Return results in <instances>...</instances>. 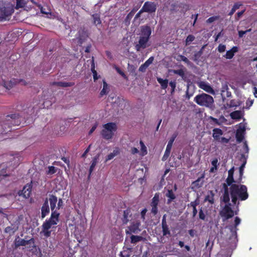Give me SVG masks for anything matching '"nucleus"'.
<instances>
[{
    "label": "nucleus",
    "instance_id": "f257e3e1",
    "mask_svg": "<svg viewBox=\"0 0 257 257\" xmlns=\"http://www.w3.org/2000/svg\"><path fill=\"white\" fill-rule=\"evenodd\" d=\"M229 192L231 201L233 205L237 203V200L244 201L248 198L247 188L244 185L234 184L229 187Z\"/></svg>",
    "mask_w": 257,
    "mask_h": 257
},
{
    "label": "nucleus",
    "instance_id": "f03ea898",
    "mask_svg": "<svg viewBox=\"0 0 257 257\" xmlns=\"http://www.w3.org/2000/svg\"><path fill=\"white\" fill-rule=\"evenodd\" d=\"M152 34L151 27L148 25H144L141 28L140 36L138 43L135 45L137 51L139 52L141 49H144L148 46L147 43L149 41Z\"/></svg>",
    "mask_w": 257,
    "mask_h": 257
},
{
    "label": "nucleus",
    "instance_id": "7ed1b4c3",
    "mask_svg": "<svg viewBox=\"0 0 257 257\" xmlns=\"http://www.w3.org/2000/svg\"><path fill=\"white\" fill-rule=\"evenodd\" d=\"M194 101L199 105L210 109L214 107V99L212 96L205 93L197 95Z\"/></svg>",
    "mask_w": 257,
    "mask_h": 257
},
{
    "label": "nucleus",
    "instance_id": "20e7f679",
    "mask_svg": "<svg viewBox=\"0 0 257 257\" xmlns=\"http://www.w3.org/2000/svg\"><path fill=\"white\" fill-rule=\"evenodd\" d=\"M19 115L18 114H12L8 115L7 117L8 118L10 117L12 119L10 120L8 119L6 121L0 123V135L5 134L8 132H10V128L12 127V125L16 124V122L17 124L19 125L20 121L16 120L17 118H18Z\"/></svg>",
    "mask_w": 257,
    "mask_h": 257
},
{
    "label": "nucleus",
    "instance_id": "39448f33",
    "mask_svg": "<svg viewBox=\"0 0 257 257\" xmlns=\"http://www.w3.org/2000/svg\"><path fill=\"white\" fill-rule=\"evenodd\" d=\"M103 128L101 135L104 139L109 140L112 138L114 133L117 130V125L114 122H108L103 125Z\"/></svg>",
    "mask_w": 257,
    "mask_h": 257
},
{
    "label": "nucleus",
    "instance_id": "423d86ee",
    "mask_svg": "<svg viewBox=\"0 0 257 257\" xmlns=\"http://www.w3.org/2000/svg\"><path fill=\"white\" fill-rule=\"evenodd\" d=\"M225 203V205L219 212V214L223 218V221L228 220L232 218L234 214H237V212L234 213V211L231 208V204L230 201Z\"/></svg>",
    "mask_w": 257,
    "mask_h": 257
},
{
    "label": "nucleus",
    "instance_id": "0eeeda50",
    "mask_svg": "<svg viewBox=\"0 0 257 257\" xmlns=\"http://www.w3.org/2000/svg\"><path fill=\"white\" fill-rule=\"evenodd\" d=\"M240 219L238 217L236 216L234 219V225H231L227 227L231 232L229 238L230 239H233L235 243L237 241V231L238 228H237V226L240 224Z\"/></svg>",
    "mask_w": 257,
    "mask_h": 257
},
{
    "label": "nucleus",
    "instance_id": "6e6552de",
    "mask_svg": "<svg viewBox=\"0 0 257 257\" xmlns=\"http://www.w3.org/2000/svg\"><path fill=\"white\" fill-rule=\"evenodd\" d=\"M140 226L141 222L140 220H137L132 222L131 225L128 226L127 228L125 230L126 234H131L132 233H138L141 230L140 228Z\"/></svg>",
    "mask_w": 257,
    "mask_h": 257
},
{
    "label": "nucleus",
    "instance_id": "1a4fd4ad",
    "mask_svg": "<svg viewBox=\"0 0 257 257\" xmlns=\"http://www.w3.org/2000/svg\"><path fill=\"white\" fill-rule=\"evenodd\" d=\"M35 242L34 239L33 238H31L29 240H25L24 239H22L20 238L19 236L16 237L14 241V249H17L21 246H26L29 244L33 243L34 244Z\"/></svg>",
    "mask_w": 257,
    "mask_h": 257
},
{
    "label": "nucleus",
    "instance_id": "9d476101",
    "mask_svg": "<svg viewBox=\"0 0 257 257\" xmlns=\"http://www.w3.org/2000/svg\"><path fill=\"white\" fill-rule=\"evenodd\" d=\"M233 184H231V185H228V183H223L222 184V189L223 190V193L222 196L220 198V200L222 202L224 203H227L230 201V192H229V188L228 186L230 187L231 185H232Z\"/></svg>",
    "mask_w": 257,
    "mask_h": 257
},
{
    "label": "nucleus",
    "instance_id": "9b49d317",
    "mask_svg": "<svg viewBox=\"0 0 257 257\" xmlns=\"http://www.w3.org/2000/svg\"><path fill=\"white\" fill-rule=\"evenodd\" d=\"M13 12L10 8L0 6V21L9 20Z\"/></svg>",
    "mask_w": 257,
    "mask_h": 257
},
{
    "label": "nucleus",
    "instance_id": "f8f14e48",
    "mask_svg": "<svg viewBox=\"0 0 257 257\" xmlns=\"http://www.w3.org/2000/svg\"><path fill=\"white\" fill-rule=\"evenodd\" d=\"M32 189V185L31 184H27L23 188V190L19 191L18 194L19 196L23 197L24 198H29L31 194Z\"/></svg>",
    "mask_w": 257,
    "mask_h": 257
},
{
    "label": "nucleus",
    "instance_id": "ddd939ff",
    "mask_svg": "<svg viewBox=\"0 0 257 257\" xmlns=\"http://www.w3.org/2000/svg\"><path fill=\"white\" fill-rule=\"evenodd\" d=\"M142 9L144 12L153 13L157 10V5L154 2L147 1L145 3Z\"/></svg>",
    "mask_w": 257,
    "mask_h": 257
},
{
    "label": "nucleus",
    "instance_id": "4468645a",
    "mask_svg": "<svg viewBox=\"0 0 257 257\" xmlns=\"http://www.w3.org/2000/svg\"><path fill=\"white\" fill-rule=\"evenodd\" d=\"M22 82L24 85H27V83L23 80H20L18 81L16 79L13 78L9 81L3 80L2 85L8 90L11 89L17 83Z\"/></svg>",
    "mask_w": 257,
    "mask_h": 257
},
{
    "label": "nucleus",
    "instance_id": "2eb2a0df",
    "mask_svg": "<svg viewBox=\"0 0 257 257\" xmlns=\"http://www.w3.org/2000/svg\"><path fill=\"white\" fill-rule=\"evenodd\" d=\"M240 161H242V163L239 168V176L238 179H236V182L238 184H240L242 182V176L243 174L244 169L246 163V158L244 154H241L240 157Z\"/></svg>",
    "mask_w": 257,
    "mask_h": 257
},
{
    "label": "nucleus",
    "instance_id": "dca6fc26",
    "mask_svg": "<svg viewBox=\"0 0 257 257\" xmlns=\"http://www.w3.org/2000/svg\"><path fill=\"white\" fill-rule=\"evenodd\" d=\"M205 177L204 174H202L201 176L199 177L196 180L193 181L191 183L192 189L195 190L201 187L204 183L203 179Z\"/></svg>",
    "mask_w": 257,
    "mask_h": 257
},
{
    "label": "nucleus",
    "instance_id": "f3484780",
    "mask_svg": "<svg viewBox=\"0 0 257 257\" xmlns=\"http://www.w3.org/2000/svg\"><path fill=\"white\" fill-rule=\"evenodd\" d=\"M198 86L209 93L214 94V90L212 87L210 86V85L206 82L200 81L198 83Z\"/></svg>",
    "mask_w": 257,
    "mask_h": 257
},
{
    "label": "nucleus",
    "instance_id": "a211bd4d",
    "mask_svg": "<svg viewBox=\"0 0 257 257\" xmlns=\"http://www.w3.org/2000/svg\"><path fill=\"white\" fill-rule=\"evenodd\" d=\"M245 131V128L244 126L241 127L240 126L239 128L237 130L235 137L236 138V141L238 143H241L242 142L244 139V135Z\"/></svg>",
    "mask_w": 257,
    "mask_h": 257
},
{
    "label": "nucleus",
    "instance_id": "6ab92c4d",
    "mask_svg": "<svg viewBox=\"0 0 257 257\" xmlns=\"http://www.w3.org/2000/svg\"><path fill=\"white\" fill-rule=\"evenodd\" d=\"M50 212V208L48 204V199L46 198L41 208V217L44 218Z\"/></svg>",
    "mask_w": 257,
    "mask_h": 257
},
{
    "label": "nucleus",
    "instance_id": "aec40b11",
    "mask_svg": "<svg viewBox=\"0 0 257 257\" xmlns=\"http://www.w3.org/2000/svg\"><path fill=\"white\" fill-rule=\"evenodd\" d=\"M19 228L17 224H11L10 226H7L5 228L4 232L10 235L14 234Z\"/></svg>",
    "mask_w": 257,
    "mask_h": 257
},
{
    "label": "nucleus",
    "instance_id": "412c9836",
    "mask_svg": "<svg viewBox=\"0 0 257 257\" xmlns=\"http://www.w3.org/2000/svg\"><path fill=\"white\" fill-rule=\"evenodd\" d=\"M233 173H234V167L231 168L228 172V177L225 180L226 183H228V185H231V184H236L237 183L236 180H234L233 178Z\"/></svg>",
    "mask_w": 257,
    "mask_h": 257
},
{
    "label": "nucleus",
    "instance_id": "4be33fe9",
    "mask_svg": "<svg viewBox=\"0 0 257 257\" xmlns=\"http://www.w3.org/2000/svg\"><path fill=\"white\" fill-rule=\"evenodd\" d=\"M212 137L216 141H220L221 136L223 135V131L219 128H215L212 131Z\"/></svg>",
    "mask_w": 257,
    "mask_h": 257
},
{
    "label": "nucleus",
    "instance_id": "5701e85b",
    "mask_svg": "<svg viewBox=\"0 0 257 257\" xmlns=\"http://www.w3.org/2000/svg\"><path fill=\"white\" fill-rule=\"evenodd\" d=\"M132 213L131 209L127 208L123 211L122 221L123 224H126L129 221V217H131Z\"/></svg>",
    "mask_w": 257,
    "mask_h": 257
},
{
    "label": "nucleus",
    "instance_id": "b1692460",
    "mask_svg": "<svg viewBox=\"0 0 257 257\" xmlns=\"http://www.w3.org/2000/svg\"><path fill=\"white\" fill-rule=\"evenodd\" d=\"M238 51V48L236 46H233L230 50L227 51L226 54L224 56L227 59H232L234 56V54Z\"/></svg>",
    "mask_w": 257,
    "mask_h": 257
},
{
    "label": "nucleus",
    "instance_id": "393cba45",
    "mask_svg": "<svg viewBox=\"0 0 257 257\" xmlns=\"http://www.w3.org/2000/svg\"><path fill=\"white\" fill-rule=\"evenodd\" d=\"M53 85H56L57 86H60L62 87H71L75 85V83L73 82H53L52 83Z\"/></svg>",
    "mask_w": 257,
    "mask_h": 257
},
{
    "label": "nucleus",
    "instance_id": "a878e982",
    "mask_svg": "<svg viewBox=\"0 0 257 257\" xmlns=\"http://www.w3.org/2000/svg\"><path fill=\"white\" fill-rule=\"evenodd\" d=\"M49 200L50 203V207L52 211H53L55 207L57 202V197L54 195H49Z\"/></svg>",
    "mask_w": 257,
    "mask_h": 257
},
{
    "label": "nucleus",
    "instance_id": "bb28decb",
    "mask_svg": "<svg viewBox=\"0 0 257 257\" xmlns=\"http://www.w3.org/2000/svg\"><path fill=\"white\" fill-rule=\"evenodd\" d=\"M109 87L108 85L104 79L103 80V88L99 93V97H101L104 95H106L108 93Z\"/></svg>",
    "mask_w": 257,
    "mask_h": 257
},
{
    "label": "nucleus",
    "instance_id": "cd10ccee",
    "mask_svg": "<svg viewBox=\"0 0 257 257\" xmlns=\"http://www.w3.org/2000/svg\"><path fill=\"white\" fill-rule=\"evenodd\" d=\"M230 116L233 119L239 120L242 117V113L240 110H235L231 112Z\"/></svg>",
    "mask_w": 257,
    "mask_h": 257
},
{
    "label": "nucleus",
    "instance_id": "c85d7f7f",
    "mask_svg": "<svg viewBox=\"0 0 257 257\" xmlns=\"http://www.w3.org/2000/svg\"><path fill=\"white\" fill-rule=\"evenodd\" d=\"M166 196L168 198L167 200L168 204L170 203L173 200L176 198V196L172 190H168L167 193L166 194Z\"/></svg>",
    "mask_w": 257,
    "mask_h": 257
},
{
    "label": "nucleus",
    "instance_id": "c756f323",
    "mask_svg": "<svg viewBox=\"0 0 257 257\" xmlns=\"http://www.w3.org/2000/svg\"><path fill=\"white\" fill-rule=\"evenodd\" d=\"M157 81L160 84L162 89H166L168 85V80L167 79H163L160 77L157 78Z\"/></svg>",
    "mask_w": 257,
    "mask_h": 257
},
{
    "label": "nucleus",
    "instance_id": "7c9ffc66",
    "mask_svg": "<svg viewBox=\"0 0 257 257\" xmlns=\"http://www.w3.org/2000/svg\"><path fill=\"white\" fill-rule=\"evenodd\" d=\"M119 154V150L118 148H115L112 153L108 154L105 158V162L112 159L115 156Z\"/></svg>",
    "mask_w": 257,
    "mask_h": 257
},
{
    "label": "nucleus",
    "instance_id": "2f4dec72",
    "mask_svg": "<svg viewBox=\"0 0 257 257\" xmlns=\"http://www.w3.org/2000/svg\"><path fill=\"white\" fill-rule=\"evenodd\" d=\"M214 194L212 191H210L209 194L206 196L205 201H208L210 204H212L214 202Z\"/></svg>",
    "mask_w": 257,
    "mask_h": 257
},
{
    "label": "nucleus",
    "instance_id": "473e14b6",
    "mask_svg": "<svg viewBox=\"0 0 257 257\" xmlns=\"http://www.w3.org/2000/svg\"><path fill=\"white\" fill-rule=\"evenodd\" d=\"M97 159L98 158L96 157H95L93 158L91 164L90 165L89 170V176H90L93 171L94 168H95V166L96 165V164L97 163Z\"/></svg>",
    "mask_w": 257,
    "mask_h": 257
},
{
    "label": "nucleus",
    "instance_id": "72a5a7b5",
    "mask_svg": "<svg viewBox=\"0 0 257 257\" xmlns=\"http://www.w3.org/2000/svg\"><path fill=\"white\" fill-rule=\"evenodd\" d=\"M40 234L43 235L45 237L48 238L51 236V231L48 229L42 227V230Z\"/></svg>",
    "mask_w": 257,
    "mask_h": 257
},
{
    "label": "nucleus",
    "instance_id": "f704fd0d",
    "mask_svg": "<svg viewBox=\"0 0 257 257\" xmlns=\"http://www.w3.org/2000/svg\"><path fill=\"white\" fill-rule=\"evenodd\" d=\"M159 202V194L156 193L152 198L151 206H158Z\"/></svg>",
    "mask_w": 257,
    "mask_h": 257
},
{
    "label": "nucleus",
    "instance_id": "c9c22d12",
    "mask_svg": "<svg viewBox=\"0 0 257 257\" xmlns=\"http://www.w3.org/2000/svg\"><path fill=\"white\" fill-rule=\"evenodd\" d=\"M177 135L178 134L177 133H174V134H173V135L172 136L171 138L170 139V140L168 143L166 148L170 149H172L173 144L175 140L176 139V138L177 136Z\"/></svg>",
    "mask_w": 257,
    "mask_h": 257
},
{
    "label": "nucleus",
    "instance_id": "e433bc0d",
    "mask_svg": "<svg viewBox=\"0 0 257 257\" xmlns=\"http://www.w3.org/2000/svg\"><path fill=\"white\" fill-rule=\"evenodd\" d=\"M131 243H136L138 242L143 240V237L141 236L132 235L131 236Z\"/></svg>",
    "mask_w": 257,
    "mask_h": 257
},
{
    "label": "nucleus",
    "instance_id": "4c0bfd02",
    "mask_svg": "<svg viewBox=\"0 0 257 257\" xmlns=\"http://www.w3.org/2000/svg\"><path fill=\"white\" fill-rule=\"evenodd\" d=\"M92 17L93 19V24L97 26L101 23L100 16L97 14L92 15Z\"/></svg>",
    "mask_w": 257,
    "mask_h": 257
},
{
    "label": "nucleus",
    "instance_id": "58836bf2",
    "mask_svg": "<svg viewBox=\"0 0 257 257\" xmlns=\"http://www.w3.org/2000/svg\"><path fill=\"white\" fill-rule=\"evenodd\" d=\"M242 5L241 3H236L234 4L230 12L229 13L228 15L232 16L236 10L238 9L239 7Z\"/></svg>",
    "mask_w": 257,
    "mask_h": 257
},
{
    "label": "nucleus",
    "instance_id": "ea45409f",
    "mask_svg": "<svg viewBox=\"0 0 257 257\" xmlns=\"http://www.w3.org/2000/svg\"><path fill=\"white\" fill-rule=\"evenodd\" d=\"M27 4L25 0H16V7L17 9L19 8H24Z\"/></svg>",
    "mask_w": 257,
    "mask_h": 257
},
{
    "label": "nucleus",
    "instance_id": "a19ab883",
    "mask_svg": "<svg viewBox=\"0 0 257 257\" xmlns=\"http://www.w3.org/2000/svg\"><path fill=\"white\" fill-rule=\"evenodd\" d=\"M162 232L163 236H170L171 234L170 230L168 227V225L162 226Z\"/></svg>",
    "mask_w": 257,
    "mask_h": 257
},
{
    "label": "nucleus",
    "instance_id": "79ce46f5",
    "mask_svg": "<svg viewBox=\"0 0 257 257\" xmlns=\"http://www.w3.org/2000/svg\"><path fill=\"white\" fill-rule=\"evenodd\" d=\"M173 72L175 74H177V75L180 76L183 79H184V78H185V72H184V71L183 70V69H177V70H173Z\"/></svg>",
    "mask_w": 257,
    "mask_h": 257
},
{
    "label": "nucleus",
    "instance_id": "37998d69",
    "mask_svg": "<svg viewBox=\"0 0 257 257\" xmlns=\"http://www.w3.org/2000/svg\"><path fill=\"white\" fill-rule=\"evenodd\" d=\"M169 85H170V86L171 88L170 93H171V95H173L175 91V89H176V80H174L173 81H171L169 82Z\"/></svg>",
    "mask_w": 257,
    "mask_h": 257
},
{
    "label": "nucleus",
    "instance_id": "c03bdc74",
    "mask_svg": "<svg viewBox=\"0 0 257 257\" xmlns=\"http://www.w3.org/2000/svg\"><path fill=\"white\" fill-rule=\"evenodd\" d=\"M171 149L166 148L165 153L162 157V161H165L167 160L169 156H170Z\"/></svg>",
    "mask_w": 257,
    "mask_h": 257
},
{
    "label": "nucleus",
    "instance_id": "a18cd8bd",
    "mask_svg": "<svg viewBox=\"0 0 257 257\" xmlns=\"http://www.w3.org/2000/svg\"><path fill=\"white\" fill-rule=\"evenodd\" d=\"M195 40V37L192 35H189L186 39V45H189L192 42Z\"/></svg>",
    "mask_w": 257,
    "mask_h": 257
},
{
    "label": "nucleus",
    "instance_id": "49530a36",
    "mask_svg": "<svg viewBox=\"0 0 257 257\" xmlns=\"http://www.w3.org/2000/svg\"><path fill=\"white\" fill-rule=\"evenodd\" d=\"M140 144L141 147V151L143 153V155H145L147 154V150L146 146L142 141H140Z\"/></svg>",
    "mask_w": 257,
    "mask_h": 257
},
{
    "label": "nucleus",
    "instance_id": "de8ad7c7",
    "mask_svg": "<svg viewBox=\"0 0 257 257\" xmlns=\"http://www.w3.org/2000/svg\"><path fill=\"white\" fill-rule=\"evenodd\" d=\"M60 214L58 212H57L56 211H52L51 217L52 218L55 219V220H57V222H58L59 221V217Z\"/></svg>",
    "mask_w": 257,
    "mask_h": 257
},
{
    "label": "nucleus",
    "instance_id": "09e8293b",
    "mask_svg": "<svg viewBox=\"0 0 257 257\" xmlns=\"http://www.w3.org/2000/svg\"><path fill=\"white\" fill-rule=\"evenodd\" d=\"M0 214L3 215V218H8L9 216V214L7 213L5 208H0Z\"/></svg>",
    "mask_w": 257,
    "mask_h": 257
},
{
    "label": "nucleus",
    "instance_id": "8fccbe9b",
    "mask_svg": "<svg viewBox=\"0 0 257 257\" xmlns=\"http://www.w3.org/2000/svg\"><path fill=\"white\" fill-rule=\"evenodd\" d=\"M154 60V57L151 56L144 64L148 67L153 63Z\"/></svg>",
    "mask_w": 257,
    "mask_h": 257
},
{
    "label": "nucleus",
    "instance_id": "3c124183",
    "mask_svg": "<svg viewBox=\"0 0 257 257\" xmlns=\"http://www.w3.org/2000/svg\"><path fill=\"white\" fill-rule=\"evenodd\" d=\"M199 217L202 220H204L205 219L206 216L202 210V207L199 211Z\"/></svg>",
    "mask_w": 257,
    "mask_h": 257
},
{
    "label": "nucleus",
    "instance_id": "603ef678",
    "mask_svg": "<svg viewBox=\"0 0 257 257\" xmlns=\"http://www.w3.org/2000/svg\"><path fill=\"white\" fill-rule=\"evenodd\" d=\"M56 170L55 167L54 166H49L48 167V171H47V174H53L56 173Z\"/></svg>",
    "mask_w": 257,
    "mask_h": 257
},
{
    "label": "nucleus",
    "instance_id": "864d4df0",
    "mask_svg": "<svg viewBox=\"0 0 257 257\" xmlns=\"http://www.w3.org/2000/svg\"><path fill=\"white\" fill-rule=\"evenodd\" d=\"M218 19H219V16H212V17L209 18L207 20L206 22L208 23H211L214 22L215 21L218 20Z\"/></svg>",
    "mask_w": 257,
    "mask_h": 257
},
{
    "label": "nucleus",
    "instance_id": "5fc2aeb1",
    "mask_svg": "<svg viewBox=\"0 0 257 257\" xmlns=\"http://www.w3.org/2000/svg\"><path fill=\"white\" fill-rule=\"evenodd\" d=\"M226 49V46L224 45L223 44H219L217 48V50L220 53H222L225 51Z\"/></svg>",
    "mask_w": 257,
    "mask_h": 257
},
{
    "label": "nucleus",
    "instance_id": "6e6d98bb",
    "mask_svg": "<svg viewBox=\"0 0 257 257\" xmlns=\"http://www.w3.org/2000/svg\"><path fill=\"white\" fill-rule=\"evenodd\" d=\"M152 209H151V213L154 215L155 216L158 212V206H151Z\"/></svg>",
    "mask_w": 257,
    "mask_h": 257
},
{
    "label": "nucleus",
    "instance_id": "4d7b16f0",
    "mask_svg": "<svg viewBox=\"0 0 257 257\" xmlns=\"http://www.w3.org/2000/svg\"><path fill=\"white\" fill-rule=\"evenodd\" d=\"M52 226V225L50 224V223L45 221V222H43V223L42 225V227H43L45 228H47V229H48L50 230V229L51 228Z\"/></svg>",
    "mask_w": 257,
    "mask_h": 257
},
{
    "label": "nucleus",
    "instance_id": "13d9d810",
    "mask_svg": "<svg viewBox=\"0 0 257 257\" xmlns=\"http://www.w3.org/2000/svg\"><path fill=\"white\" fill-rule=\"evenodd\" d=\"M92 146V144H90L87 148L85 150L84 152L83 153V154L81 156V157L83 158H84L86 157L87 154L89 152L91 147Z\"/></svg>",
    "mask_w": 257,
    "mask_h": 257
},
{
    "label": "nucleus",
    "instance_id": "bf43d9fd",
    "mask_svg": "<svg viewBox=\"0 0 257 257\" xmlns=\"http://www.w3.org/2000/svg\"><path fill=\"white\" fill-rule=\"evenodd\" d=\"M46 221L50 223L52 225H56L57 224V220H55V219L52 218L51 217H50L48 220H46Z\"/></svg>",
    "mask_w": 257,
    "mask_h": 257
},
{
    "label": "nucleus",
    "instance_id": "052dcab7",
    "mask_svg": "<svg viewBox=\"0 0 257 257\" xmlns=\"http://www.w3.org/2000/svg\"><path fill=\"white\" fill-rule=\"evenodd\" d=\"M240 102L237 101L236 102H235L234 100H232L230 101V105L231 107H237L240 105Z\"/></svg>",
    "mask_w": 257,
    "mask_h": 257
},
{
    "label": "nucleus",
    "instance_id": "680f3d73",
    "mask_svg": "<svg viewBox=\"0 0 257 257\" xmlns=\"http://www.w3.org/2000/svg\"><path fill=\"white\" fill-rule=\"evenodd\" d=\"M147 212V208H145L143 209L141 212V218L143 220H144L146 218L145 216H146V214Z\"/></svg>",
    "mask_w": 257,
    "mask_h": 257
},
{
    "label": "nucleus",
    "instance_id": "e2e57ef3",
    "mask_svg": "<svg viewBox=\"0 0 257 257\" xmlns=\"http://www.w3.org/2000/svg\"><path fill=\"white\" fill-rule=\"evenodd\" d=\"M179 57L180 58V60L186 63H188L189 62V61L188 59V58L183 55H180L179 56Z\"/></svg>",
    "mask_w": 257,
    "mask_h": 257
},
{
    "label": "nucleus",
    "instance_id": "0e129e2a",
    "mask_svg": "<svg viewBox=\"0 0 257 257\" xmlns=\"http://www.w3.org/2000/svg\"><path fill=\"white\" fill-rule=\"evenodd\" d=\"M120 257H130V254L127 251L123 250V251L120 252Z\"/></svg>",
    "mask_w": 257,
    "mask_h": 257
},
{
    "label": "nucleus",
    "instance_id": "69168bd1",
    "mask_svg": "<svg viewBox=\"0 0 257 257\" xmlns=\"http://www.w3.org/2000/svg\"><path fill=\"white\" fill-rule=\"evenodd\" d=\"M208 119L210 120H212L214 123H215L217 125L220 124V123H219L218 120L216 118H214L212 116H209Z\"/></svg>",
    "mask_w": 257,
    "mask_h": 257
},
{
    "label": "nucleus",
    "instance_id": "338daca9",
    "mask_svg": "<svg viewBox=\"0 0 257 257\" xmlns=\"http://www.w3.org/2000/svg\"><path fill=\"white\" fill-rule=\"evenodd\" d=\"M148 67L144 64H143L142 65H141V66L139 67V71L140 72H145L146 70V69Z\"/></svg>",
    "mask_w": 257,
    "mask_h": 257
},
{
    "label": "nucleus",
    "instance_id": "774afa93",
    "mask_svg": "<svg viewBox=\"0 0 257 257\" xmlns=\"http://www.w3.org/2000/svg\"><path fill=\"white\" fill-rule=\"evenodd\" d=\"M220 142L222 143H225V144H227V143H228L229 142V139H226L224 137H221L220 138Z\"/></svg>",
    "mask_w": 257,
    "mask_h": 257
}]
</instances>
